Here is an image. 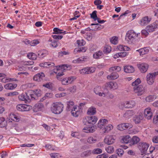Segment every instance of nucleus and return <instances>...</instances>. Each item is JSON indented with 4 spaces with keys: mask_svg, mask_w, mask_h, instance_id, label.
<instances>
[{
    "mask_svg": "<svg viewBox=\"0 0 158 158\" xmlns=\"http://www.w3.org/2000/svg\"><path fill=\"white\" fill-rule=\"evenodd\" d=\"M141 34L142 35L144 36V37H146L149 34V33L148 32V31L146 29H144L142 30L141 31Z\"/></svg>",
    "mask_w": 158,
    "mask_h": 158,
    "instance_id": "61",
    "label": "nucleus"
},
{
    "mask_svg": "<svg viewBox=\"0 0 158 158\" xmlns=\"http://www.w3.org/2000/svg\"><path fill=\"white\" fill-rule=\"evenodd\" d=\"M48 54V52L45 49H42L38 51V56L41 59L46 57Z\"/></svg>",
    "mask_w": 158,
    "mask_h": 158,
    "instance_id": "18",
    "label": "nucleus"
},
{
    "mask_svg": "<svg viewBox=\"0 0 158 158\" xmlns=\"http://www.w3.org/2000/svg\"><path fill=\"white\" fill-rule=\"evenodd\" d=\"M63 85H69L67 77H64L60 80Z\"/></svg>",
    "mask_w": 158,
    "mask_h": 158,
    "instance_id": "54",
    "label": "nucleus"
},
{
    "mask_svg": "<svg viewBox=\"0 0 158 158\" xmlns=\"http://www.w3.org/2000/svg\"><path fill=\"white\" fill-rule=\"evenodd\" d=\"M158 75V72L149 73L146 76V80L147 84L149 85H152L154 82L156 77Z\"/></svg>",
    "mask_w": 158,
    "mask_h": 158,
    "instance_id": "4",
    "label": "nucleus"
},
{
    "mask_svg": "<svg viewBox=\"0 0 158 158\" xmlns=\"http://www.w3.org/2000/svg\"><path fill=\"white\" fill-rule=\"evenodd\" d=\"M124 70L125 72L131 73L134 72L135 71L134 68L132 66H127L124 67Z\"/></svg>",
    "mask_w": 158,
    "mask_h": 158,
    "instance_id": "25",
    "label": "nucleus"
},
{
    "mask_svg": "<svg viewBox=\"0 0 158 158\" xmlns=\"http://www.w3.org/2000/svg\"><path fill=\"white\" fill-rule=\"evenodd\" d=\"M143 117L142 113H139L138 115H136L133 118V121L136 124L140 123L141 121L143 119Z\"/></svg>",
    "mask_w": 158,
    "mask_h": 158,
    "instance_id": "21",
    "label": "nucleus"
},
{
    "mask_svg": "<svg viewBox=\"0 0 158 158\" xmlns=\"http://www.w3.org/2000/svg\"><path fill=\"white\" fill-rule=\"evenodd\" d=\"M18 98L20 101H27L30 100V97L27 93H23L18 96Z\"/></svg>",
    "mask_w": 158,
    "mask_h": 158,
    "instance_id": "17",
    "label": "nucleus"
},
{
    "mask_svg": "<svg viewBox=\"0 0 158 158\" xmlns=\"http://www.w3.org/2000/svg\"><path fill=\"white\" fill-rule=\"evenodd\" d=\"M59 67L60 68L57 69L56 72L54 71V73L56 74V77L57 79L59 80H60L61 79L60 77L64 75L63 72V69H67L68 67L67 65H63L59 66Z\"/></svg>",
    "mask_w": 158,
    "mask_h": 158,
    "instance_id": "6",
    "label": "nucleus"
},
{
    "mask_svg": "<svg viewBox=\"0 0 158 158\" xmlns=\"http://www.w3.org/2000/svg\"><path fill=\"white\" fill-rule=\"evenodd\" d=\"M139 52L140 56H142L147 54L149 52V49L147 48H140L136 50Z\"/></svg>",
    "mask_w": 158,
    "mask_h": 158,
    "instance_id": "23",
    "label": "nucleus"
},
{
    "mask_svg": "<svg viewBox=\"0 0 158 158\" xmlns=\"http://www.w3.org/2000/svg\"><path fill=\"white\" fill-rule=\"evenodd\" d=\"M71 136L73 137L78 139L80 138V135L79 133L77 132H73L72 133Z\"/></svg>",
    "mask_w": 158,
    "mask_h": 158,
    "instance_id": "60",
    "label": "nucleus"
},
{
    "mask_svg": "<svg viewBox=\"0 0 158 158\" xmlns=\"http://www.w3.org/2000/svg\"><path fill=\"white\" fill-rule=\"evenodd\" d=\"M139 69L142 73L146 72L149 67L148 65L146 63L138 64L137 65Z\"/></svg>",
    "mask_w": 158,
    "mask_h": 158,
    "instance_id": "14",
    "label": "nucleus"
},
{
    "mask_svg": "<svg viewBox=\"0 0 158 158\" xmlns=\"http://www.w3.org/2000/svg\"><path fill=\"white\" fill-rule=\"evenodd\" d=\"M106 86L110 89L113 90L117 89L118 88V83L114 81H110L107 83Z\"/></svg>",
    "mask_w": 158,
    "mask_h": 158,
    "instance_id": "13",
    "label": "nucleus"
},
{
    "mask_svg": "<svg viewBox=\"0 0 158 158\" xmlns=\"http://www.w3.org/2000/svg\"><path fill=\"white\" fill-rule=\"evenodd\" d=\"M135 114V113L133 110H127L124 113L123 116L126 118H129Z\"/></svg>",
    "mask_w": 158,
    "mask_h": 158,
    "instance_id": "24",
    "label": "nucleus"
},
{
    "mask_svg": "<svg viewBox=\"0 0 158 158\" xmlns=\"http://www.w3.org/2000/svg\"><path fill=\"white\" fill-rule=\"evenodd\" d=\"M16 80L15 79L10 78L7 77H3L2 80L1 81L3 83H6L10 81H15Z\"/></svg>",
    "mask_w": 158,
    "mask_h": 158,
    "instance_id": "47",
    "label": "nucleus"
},
{
    "mask_svg": "<svg viewBox=\"0 0 158 158\" xmlns=\"http://www.w3.org/2000/svg\"><path fill=\"white\" fill-rule=\"evenodd\" d=\"M40 43L39 41L37 40H33L30 42V45L31 46H35Z\"/></svg>",
    "mask_w": 158,
    "mask_h": 158,
    "instance_id": "53",
    "label": "nucleus"
},
{
    "mask_svg": "<svg viewBox=\"0 0 158 158\" xmlns=\"http://www.w3.org/2000/svg\"><path fill=\"white\" fill-rule=\"evenodd\" d=\"M17 85L14 83H9L6 84L4 86L5 88L8 90H12L15 88Z\"/></svg>",
    "mask_w": 158,
    "mask_h": 158,
    "instance_id": "22",
    "label": "nucleus"
},
{
    "mask_svg": "<svg viewBox=\"0 0 158 158\" xmlns=\"http://www.w3.org/2000/svg\"><path fill=\"white\" fill-rule=\"evenodd\" d=\"M124 153V151L122 149L118 148L117 150V153L119 156H122Z\"/></svg>",
    "mask_w": 158,
    "mask_h": 158,
    "instance_id": "62",
    "label": "nucleus"
},
{
    "mask_svg": "<svg viewBox=\"0 0 158 158\" xmlns=\"http://www.w3.org/2000/svg\"><path fill=\"white\" fill-rule=\"evenodd\" d=\"M140 139L136 136H134L131 140L133 144H136L140 141Z\"/></svg>",
    "mask_w": 158,
    "mask_h": 158,
    "instance_id": "39",
    "label": "nucleus"
},
{
    "mask_svg": "<svg viewBox=\"0 0 158 158\" xmlns=\"http://www.w3.org/2000/svg\"><path fill=\"white\" fill-rule=\"evenodd\" d=\"M67 77L69 84L73 83L77 79V77L75 76H71Z\"/></svg>",
    "mask_w": 158,
    "mask_h": 158,
    "instance_id": "37",
    "label": "nucleus"
},
{
    "mask_svg": "<svg viewBox=\"0 0 158 158\" xmlns=\"http://www.w3.org/2000/svg\"><path fill=\"white\" fill-rule=\"evenodd\" d=\"M64 105L61 103L56 102L52 105L51 107L52 112L56 114H60L63 110Z\"/></svg>",
    "mask_w": 158,
    "mask_h": 158,
    "instance_id": "3",
    "label": "nucleus"
},
{
    "mask_svg": "<svg viewBox=\"0 0 158 158\" xmlns=\"http://www.w3.org/2000/svg\"><path fill=\"white\" fill-rule=\"evenodd\" d=\"M77 43L78 45L79 46L84 45L85 44V42L83 39L77 40Z\"/></svg>",
    "mask_w": 158,
    "mask_h": 158,
    "instance_id": "52",
    "label": "nucleus"
},
{
    "mask_svg": "<svg viewBox=\"0 0 158 158\" xmlns=\"http://www.w3.org/2000/svg\"><path fill=\"white\" fill-rule=\"evenodd\" d=\"M119 77L118 74L116 73H113L110 74L108 75L107 76V78L108 79L111 80L116 79Z\"/></svg>",
    "mask_w": 158,
    "mask_h": 158,
    "instance_id": "26",
    "label": "nucleus"
},
{
    "mask_svg": "<svg viewBox=\"0 0 158 158\" xmlns=\"http://www.w3.org/2000/svg\"><path fill=\"white\" fill-rule=\"evenodd\" d=\"M50 155L52 158H60L61 157L60 155L58 153H52Z\"/></svg>",
    "mask_w": 158,
    "mask_h": 158,
    "instance_id": "51",
    "label": "nucleus"
},
{
    "mask_svg": "<svg viewBox=\"0 0 158 158\" xmlns=\"http://www.w3.org/2000/svg\"><path fill=\"white\" fill-rule=\"evenodd\" d=\"M96 89H95L94 90V92L97 95H98L100 96H102V97H105L107 96V93H108V91L107 92H99L96 90Z\"/></svg>",
    "mask_w": 158,
    "mask_h": 158,
    "instance_id": "44",
    "label": "nucleus"
},
{
    "mask_svg": "<svg viewBox=\"0 0 158 158\" xmlns=\"http://www.w3.org/2000/svg\"><path fill=\"white\" fill-rule=\"evenodd\" d=\"M144 117L148 120L151 119L153 116V113L150 108H146L144 111Z\"/></svg>",
    "mask_w": 158,
    "mask_h": 158,
    "instance_id": "12",
    "label": "nucleus"
},
{
    "mask_svg": "<svg viewBox=\"0 0 158 158\" xmlns=\"http://www.w3.org/2000/svg\"><path fill=\"white\" fill-rule=\"evenodd\" d=\"M118 38L116 36H113L110 39L111 43L114 44H116L118 43Z\"/></svg>",
    "mask_w": 158,
    "mask_h": 158,
    "instance_id": "40",
    "label": "nucleus"
},
{
    "mask_svg": "<svg viewBox=\"0 0 158 158\" xmlns=\"http://www.w3.org/2000/svg\"><path fill=\"white\" fill-rule=\"evenodd\" d=\"M151 20V18L145 16L141 19L139 22V24L141 26H144L149 23Z\"/></svg>",
    "mask_w": 158,
    "mask_h": 158,
    "instance_id": "16",
    "label": "nucleus"
},
{
    "mask_svg": "<svg viewBox=\"0 0 158 158\" xmlns=\"http://www.w3.org/2000/svg\"><path fill=\"white\" fill-rule=\"evenodd\" d=\"M113 128V127L112 125L109 124L105 126L102 130L104 132H108L112 130Z\"/></svg>",
    "mask_w": 158,
    "mask_h": 158,
    "instance_id": "32",
    "label": "nucleus"
},
{
    "mask_svg": "<svg viewBox=\"0 0 158 158\" xmlns=\"http://www.w3.org/2000/svg\"><path fill=\"white\" fill-rule=\"evenodd\" d=\"M92 153V151L90 150H87L82 152L81 154V156L82 157H86L89 156Z\"/></svg>",
    "mask_w": 158,
    "mask_h": 158,
    "instance_id": "35",
    "label": "nucleus"
},
{
    "mask_svg": "<svg viewBox=\"0 0 158 158\" xmlns=\"http://www.w3.org/2000/svg\"><path fill=\"white\" fill-rule=\"evenodd\" d=\"M66 110L67 111H71L72 114L75 117H78L81 113V110L79 107L75 105L74 103L72 101L67 102Z\"/></svg>",
    "mask_w": 158,
    "mask_h": 158,
    "instance_id": "1",
    "label": "nucleus"
},
{
    "mask_svg": "<svg viewBox=\"0 0 158 158\" xmlns=\"http://www.w3.org/2000/svg\"><path fill=\"white\" fill-rule=\"evenodd\" d=\"M111 50V47L109 45H106L104 47L103 52L105 53H109Z\"/></svg>",
    "mask_w": 158,
    "mask_h": 158,
    "instance_id": "41",
    "label": "nucleus"
},
{
    "mask_svg": "<svg viewBox=\"0 0 158 158\" xmlns=\"http://www.w3.org/2000/svg\"><path fill=\"white\" fill-rule=\"evenodd\" d=\"M139 34V33H136L133 30L129 31L126 33V39L129 44L134 43Z\"/></svg>",
    "mask_w": 158,
    "mask_h": 158,
    "instance_id": "2",
    "label": "nucleus"
},
{
    "mask_svg": "<svg viewBox=\"0 0 158 158\" xmlns=\"http://www.w3.org/2000/svg\"><path fill=\"white\" fill-rule=\"evenodd\" d=\"M115 139V136L114 135H108L105 137L104 142L107 144L111 145L114 142Z\"/></svg>",
    "mask_w": 158,
    "mask_h": 158,
    "instance_id": "9",
    "label": "nucleus"
},
{
    "mask_svg": "<svg viewBox=\"0 0 158 158\" xmlns=\"http://www.w3.org/2000/svg\"><path fill=\"white\" fill-rule=\"evenodd\" d=\"M45 147L48 150H54L55 149L54 147L52 146V145L50 144H46L45 146Z\"/></svg>",
    "mask_w": 158,
    "mask_h": 158,
    "instance_id": "64",
    "label": "nucleus"
},
{
    "mask_svg": "<svg viewBox=\"0 0 158 158\" xmlns=\"http://www.w3.org/2000/svg\"><path fill=\"white\" fill-rule=\"evenodd\" d=\"M122 139L124 143H127L130 141L131 139L129 135H127L123 136Z\"/></svg>",
    "mask_w": 158,
    "mask_h": 158,
    "instance_id": "36",
    "label": "nucleus"
},
{
    "mask_svg": "<svg viewBox=\"0 0 158 158\" xmlns=\"http://www.w3.org/2000/svg\"><path fill=\"white\" fill-rule=\"evenodd\" d=\"M141 83V81L139 78H137L132 83V85L133 87H137L139 85V84Z\"/></svg>",
    "mask_w": 158,
    "mask_h": 158,
    "instance_id": "38",
    "label": "nucleus"
},
{
    "mask_svg": "<svg viewBox=\"0 0 158 158\" xmlns=\"http://www.w3.org/2000/svg\"><path fill=\"white\" fill-rule=\"evenodd\" d=\"M7 123L10 125H11L12 126L14 127L15 125V123L13 122L9 119L7 122L5 121L4 118L3 117H0V127H4L7 125Z\"/></svg>",
    "mask_w": 158,
    "mask_h": 158,
    "instance_id": "11",
    "label": "nucleus"
},
{
    "mask_svg": "<svg viewBox=\"0 0 158 158\" xmlns=\"http://www.w3.org/2000/svg\"><path fill=\"white\" fill-rule=\"evenodd\" d=\"M91 25H95V28L94 29V30H100L103 28V26H102L101 25L98 24V23L94 24L92 23L91 24Z\"/></svg>",
    "mask_w": 158,
    "mask_h": 158,
    "instance_id": "49",
    "label": "nucleus"
},
{
    "mask_svg": "<svg viewBox=\"0 0 158 158\" xmlns=\"http://www.w3.org/2000/svg\"><path fill=\"white\" fill-rule=\"evenodd\" d=\"M105 150L109 153H112L114 151V148L112 146H109L105 148Z\"/></svg>",
    "mask_w": 158,
    "mask_h": 158,
    "instance_id": "42",
    "label": "nucleus"
},
{
    "mask_svg": "<svg viewBox=\"0 0 158 158\" xmlns=\"http://www.w3.org/2000/svg\"><path fill=\"white\" fill-rule=\"evenodd\" d=\"M85 38L88 41L91 40L92 38V34L90 33H87Z\"/></svg>",
    "mask_w": 158,
    "mask_h": 158,
    "instance_id": "63",
    "label": "nucleus"
},
{
    "mask_svg": "<svg viewBox=\"0 0 158 158\" xmlns=\"http://www.w3.org/2000/svg\"><path fill=\"white\" fill-rule=\"evenodd\" d=\"M27 57L28 58L32 60H36L37 57L36 55L32 52L28 53L27 55Z\"/></svg>",
    "mask_w": 158,
    "mask_h": 158,
    "instance_id": "34",
    "label": "nucleus"
},
{
    "mask_svg": "<svg viewBox=\"0 0 158 158\" xmlns=\"http://www.w3.org/2000/svg\"><path fill=\"white\" fill-rule=\"evenodd\" d=\"M88 69H87V67L83 69L80 70V73L82 74H88Z\"/></svg>",
    "mask_w": 158,
    "mask_h": 158,
    "instance_id": "57",
    "label": "nucleus"
},
{
    "mask_svg": "<svg viewBox=\"0 0 158 158\" xmlns=\"http://www.w3.org/2000/svg\"><path fill=\"white\" fill-rule=\"evenodd\" d=\"M44 77V74L43 73H41L35 75L33 79L35 81H40L43 80Z\"/></svg>",
    "mask_w": 158,
    "mask_h": 158,
    "instance_id": "19",
    "label": "nucleus"
},
{
    "mask_svg": "<svg viewBox=\"0 0 158 158\" xmlns=\"http://www.w3.org/2000/svg\"><path fill=\"white\" fill-rule=\"evenodd\" d=\"M108 121L106 119L102 118L100 119L98 123L97 126L100 128L102 129L105 126V125L108 124Z\"/></svg>",
    "mask_w": 158,
    "mask_h": 158,
    "instance_id": "15",
    "label": "nucleus"
},
{
    "mask_svg": "<svg viewBox=\"0 0 158 158\" xmlns=\"http://www.w3.org/2000/svg\"><path fill=\"white\" fill-rule=\"evenodd\" d=\"M52 37L55 40H60L63 38V36L58 34L52 35Z\"/></svg>",
    "mask_w": 158,
    "mask_h": 158,
    "instance_id": "59",
    "label": "nucleus"
},
{
    "mask_svg": "<svg viewBox=\"0 0 158 158\" xmlns=\"http://www.w3.org/2000/svg\"><path fill=\"white\" fill-rule=\"evenodd\" d=\"M153 26V25L152 24L147 26L146 27V29L149 32H152L154 31L155 29Z\"/></svg>",
    "mask_w": 158,
    "mask_h": 158,
    "instance_id": "45",
    "label": "nucleus"
},
{
    "mask_svg": "<svg viewBox=\"0 0 158 158\" xmlns=\"http://www.w3.org/2000/svg\"><path fill=\"white\" fill-rule=\"evenodd\" d=\"M103 54L101 51H98L93 54V57L95 59H100L102 57Z\"/></svg>",
    "mask_w": 158,
    "mask_h": 158,
    "instance_id": "28",
    "label": "nucleus"
},
{
    "mask_svg": "<svg viewBox=\"0 0 158 158\" xmlns=\"http://www.w3.org/2000/svg\"><path fill=\"white\" fill-rule=\"evenodd\" d=\"M9 118L11 120L15 122H18L20 120L19 117L14 114H10L9 115Z\"/></svg>",
    "mask_w": 158,
    "mask_h": 158,
    "instance_id": "31",
    "label": "nucleus"
},
{
    "mask_svg": "<svg viewBox=\"0 0 158 158\" xmlns=\"http://www.w3.org/2000/svg\"><path fill=\"white\" fill-rule=\"evenodd\" d=\"M123 125H124V127L125 129H130L133 126L131 124L129 123H123Z\"/></svg>",
    "mask_w": 158,
    "mask_h": 158,
    "instance_id": "58",
    "label": "nucleus"
},
{
    "mask_svg": "<svg viewBox=\"0 0 158 158\" xmlns=\"http://www.w3.org/2000/svg\"><path fill=\"white\" fill-rule=\"evenodd\" d=\"M102 152V149L99 148L94 149L92 152L93 154H100Z\"/></svg>",
    "mask_w": 158,
    "mask_h": 158,
    "instance_id": "50",
    "label": "nucleus"
},
{
    "mask_svg": "<svg viewBox=\"0 0 158 158\" xmlns=\"http://www.w3.org/2000/svg\"><path fill=\"white\" fill-rule=\"evenodd\" d=\"M141 150L142 151V152L144 153H146L148 148L149 146V145L146 143H143L141 144Z\"/></svg>",
    "mask_w": 158,
    "mask_h": 158,
    "instance_id": "30",
    "label": "nucleus"
},
{
    "mask_svg": "<svg viewBox=\"0 0 158 158\" xmlns=\"http://www.w3.org/2000/svg\"><path fill=\"white\" fill-rule=\"evenodd\" d=\"M43 86L49 89H52L53 87V85L51 82H48L43 85Z\"/></svg>",
    "mask_w": 158,
    "mask_h": 158,
    "instance_id": "46",
    "label": "nucleus"
},
{
    "mask_svg": "<svg viewBox=\"0 0 158 158\" xmlns=\"http://www.w3.org/2000/svg\"><path fill=\"white\" fill-rule=\"evenodd\" d=\"M135 103L134 101H126L120 104L119 105V107L121 108L123 107L125 108H131L135 106Z\"/></svg>",
    "mask_w": 158,
    "mask_h": 158,
    "instance_id": "7",
    "label": "nucleus"
},
{
    "mask_svg": "<svg viewBox=\"0 0 158 158\" xmlns=\"http://www.w3.org/2000/svg\"><path fill=\"white\" fill-rule=\"evenodd\" d=\"M31 109L30 105L25 104H19L16 106L17 110L20 111H27Z\"/></svg>",
    "mask_w": 158,
    "mask_h": 158,
    "instance_id": "10",
    "label": "nucleus"
},
{
    "mask_svg": "<svg viewBox=\"0 0 158 158\" xmlns=\"http://www.w3.org/2000/svg\"><path fill=\"white\" fill-rule=\"evenodd\" d=\"M133 89L134 93L138 96H141L144 94L145 89L142 85H139L137 87H133Z\"/></svg>",
    "mask_w": 158,
    "mask_h": 158,
    "instance_id": "8",
    "label": "nucleus"
},
{
    "mask_svg": "<svg viewBox=\"0 0 158 158\" xmlns=\"http://www.w3.org/2000/svg\"><path fill=\"white\" fill-rule=\"evenodd\" d=\"M96 112V108L93 106H91L88 109L87 114L88 115H93L95 114Z\"/></svg>",
    "mask_w": 158,
    "mask_h": 158,
    "instance_id": "29",
    "label": "nucleus"
},
{
    "mask_svg": "<svg viewBox=\"0 0 158 158\" xmlns=\"http://www.w3.org/2000/svg\"><path fill=\"white\" fill-rule=\"evenodd\" d=\"M116 50L117 51H128L130 50V48L127 46L119 44L117 46Z\"/></svg>",
    "mask_w": 158,
    "mask_h": 158,
    "instance_id": "20",
    "label": "nucleus"
},
{
    "mask_svg": "<svg viewBox=\"0 0 158 158\" xmlns=\"http://www.w3.org/2000/svg\"><path fill=\"white\" fill-rule=\"evenodd\" d=\"M98 120V118L95 116H88L83 119V122L87 123L88 124L94 125L96 123Z\"/></svg>",
    "mask_w": 158,
    "mask_h": 158,
    "instance_id": "5",
    "label": "nucleus"
},
{
    "mask_svg": "<svg viewBox=\"0 0 158 158\" xmlns=\"http://www.w3.org/2000/svg\"><path fill=\"white\" fill-rule=\"evenodd\" d=\"M156 98V96L154 95H149L145 99V100L147 102H151L154 100Z\"/></svg>",
    "mask_w": 158,
    "mask_h": 158,
    "instance_id": "33",
    "label": "nucleus"
},
{
    "mask_svg": "<svg viewBox=\"0 0 158 158\" xmlns=\"http://www.w3.org/2000/svg\"><path fill=\"white\" fill-rule=\"evenodd\" d=\"M97 141V138L96 136H90L87 139V142L89 144H93Z\"/></svg>",
    "mask_w": 158,
    "mask_h": 158,
    "instance_id": "27",
    "label": "nucleus"
},
{
    "mask_svg": "<svg viewBox=\"0 0 158 158\" xmlns=\"http://www.w3.org/2000/svg\"><path fill=\"white\" fill-rule=\"evenodd\" d=\"M121 69V67L119 66H114L110 68L109 69V71L110 72H111L113 71L116 70L118 72L120 71Z\"/></svg>",
    "mask_w": 158,
    "mask_h": 158,
    "instance_id": "48",
    "label": "nucleus"
},
{
    "mask_svg": "<svg viewBox=\"0 0 158 158\" xmlns=\"http://www.w3.org/2000/svg\"><path fill=\"white\" fill-rule=\"evenodd\" d=\"M96 13L97 11H94L91 14V17L93 18L95 21H96L98 19Z\"/></svg>",
    "mask_w": 158,
    "mask_h": 158,
    "instance_id": "56",
    "label": "nucleus"
},
{
    "mask_svg": "<svg viewBox=\"0 0 158 158\" xmlns=\"http://www.w3.org/2000/svg\"><path fill=\"white\" fill-rule=\"evenodd\" d=\"M53 31L55 32H56V33L59 34V33H65V31H63L62 30H60L57 28H54L53 29Z\"/></svg>",
    "mask_w": 158,
    "mask_h": 158,
    "instance_id": "55",
    "label": "nucleus"
},
{
    "mask_svg": "<svg viewBox=\"0 0 158 158\" xmlns=\"http://www.w3.org/2000/svg\"><path fill=\"white\" fill-rule=\"evenodd\" d=\"M19 94V93L16 91H13L5 94V95L6 97H11L13 96H16Z\"/></svg>",
    "mask_w": 158,
    "mask_h": 158,
    "instance_id": "43",
    "label": "nucleus"
}]
</instances>
